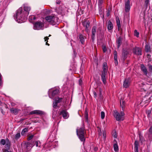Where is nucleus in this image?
Listing matches in <instances>:
<instances>
[{
  "label": "nucleus",
  "mask_w": 152,
  "mask_h": 152,
  "mask_svg": "<svg viewBox=\"0 0 152 152\" xmlns=\"http://www.w3.org/2000/svg\"><path fill=\"white\" fill-rule=\"evenodd\" d=\"M103 135L104 137H105V136L104 133V132H103Z\"/></svg>",
  "instance_id": "obj_56"
},
{
  "label": "nucleus",
  "mask_w": 152,
  "mask_h": 152,
  "mask_svg": "<svg viewBox=\"0 0 152 152\" xmlns=\"http://www.w3.org/2000/svg\"><path fill=\"white\" fill-rule=\"evenodd\" d=\"M1 112H2V113H3V111H2V109H1Z\"/></svg>",
  "instance_id": "obj_60"
},
{
  "label": "nucleus",
  "mask_w": 152,
  "mask_h": 152,
  "mask_svg": "<svg viewBox=\"0 0 152 152\" xmlns=\"http://www.w3.org/2000/svg\"><path fill=\"white\" fill-rule=\"evenodd\" d=\"M139 33L137 32L136 30H135L134 31V35L136 36L137 37H139Z\"/></svg>",
  "instance_id": "obj_38"
},
{
  "label": "nucleus",
  "mask_w": 152,
  "mask_h": 152,
  "mask_svg": "<svg viewBox=\"0 0 152 152\" xmlns=\"http://www.w3.org/2000/svg\"><path fill=\"white\" fill-rule=\"evenodd\" d=\"M107 16H109V11H108L107 12Z\"/></svg>",
  "instance_id": "obj_55"
},
{
  "label": "nucleus",
  "mask_w": 152,
  "mask_h": 152,
  "mask_svg": "<svg viewBox=\"0 0 152 152\" xmlns=\"http://www.w3.org/2000/svg\"><path fill=\"white\" fill-rule=\"evenodd\" d=\"M31 144L29 142H27L25 143L24 146L28 150L31 149Z\"/></svg>",
  "instance_id": "obj_25"
},
{
  "label": "nucleus",
  "mask_w": 152,
  "mask_h": 152,
  "mask_svg": "<svg viewBox=\"0 0 152 152\" xmlns=\"http://www.w3.org/2000/svg\"><path fill=\"white\" fill-rule=\"evenodd\" d=\"M122 39L121 37H119L117 39V43L118 44L117 48H119L121 46V44L122 43Z\"/></svg>",
  "instance_id": "obj_19"
},
{
  "label": "nucleus",
  "mask_w": 152,
  "mask_h": 152,
  "mask_svg": "<svg viewBox=\"0 0 152 152\" xmlns=\"http://www.w3.org/2000/svg\"><path fill=\"white\" fill-rule=\"evenodd\" d=\"M140 140H141V138L140 137Z\"/></svg>",
  "instance_id": "obj_61"
},
{
  "label": "nucleus",
  "mask_w": 152,
  "mask_h": 152,
  "mask_svg": "<svg viewBox=\"0 0 152 152\" xmlns=\"http://www.w3.org/2000/svg\"><path fill=\"white\" fill-rule=\"evenodd\" d=\"M85 119L86 122H88V113L87 111V109H86L85 111Z\"/></svg>",
  "instance_id": "obj_24"
},
{
  "label": "nucleus",
  "mask_w": 152,
  "mask_h": 152,
  "mask_svg": "<svg viewBox=\"0 0 152 152\" xmlns=\"http://www.w3.org/2000/svg\"><path fill=\"white\" fill-rule=\"evenodd\" d=\"M134 150L135 152H138V146H139V142L137 141L136 140L135 141L134 143Z\"/></svg>",
  "instance_id": "obj_16"
},
{
  "label": "nucleus",
  "mask_w": 152,
  "mask_h": 152,
  "mask_svg": "<svg viewBox=\"0 0 152 152\" xmlns=\"http://www.w3.org/2000/svg\"><path fill=\"white\" fill-rule=\"evenodd\" d=\"M99 91L100 92V96L101 97L102 96V90L100 88L99 89Z\"/></svg>",
  "instance_id": "obj_49"
},
{
  "label": "nucleus",
  "mask_w": 152,
  "mask_h": 152,
  "mask_svg": "<svg viewBox=\"0 0 152 152\" xmlns=\"http://www.w3.org/2000/svg\"><path fill=\"white\" fill-rule=\"evenodd\" d=\"M130 84V80L129 79H125L124 82L123 86L124 88H127L128 87Z\"/></svg>",
  "instance_id": "obj_13"
},
{
  "label": "nucleus",
  "mask_w": 152,
  "mask_h": 152,
  "mask_svg": "<svg viewBox=\"0 0 152 152\" xmlns=\"http://www.w3.org/2000/svg\"><path fill=\"white\" fill-rule=\"evenodd\" d=\"M114 59L115 61V63L116 65L118 64V60H117V52L116 50H114Z\"/></svg>",
  "instance_id": "obj_20"
},
{
  "label": "nucleus",
  "mask_w": 152,
  "mask_h": 152,
  "mask_svg": "<svg viewBox=\"0 0 152 152\" xmlns=\"http://www.w3.org/2000/svg\"><path fill=\"white\" fill-rule=\"evenodd\" d=\"M51 36V35L49 34V36H48V37H50Z\"/></svg>",
  "instance_id": "obj_58"
},
{
  "label": "nucleus",
  "mask_w": 152,
  "mask_h": 152,
  "mask_svg": "<svg viewBox=\"0 0 152 152\" xmlns=\"http://www.w3.org/2000/svg\"><path fill=\"white\" fill-rule=\"evenodd\" d=\"M2 104V102H1V101L0 100V105H1Z\"/></svg>",
  "instance_id": "obj_57"
},
{
  "label": "nucleus",
  "mask_w": 152,
  "mask_h": 152,
  "mask_svg": "<svg viewBox=\"0 0 152 152\" xmlns=\"http://www.w3.org/2000/svg\"><path fill=\"white\" fill-rule=\"evenodd\" d=\"M35 145L36 147H40L41 146V142L39 141H37L36 142Z\"/></svg>",
  "instance_id": "obj_33"
},
{
  "label": "nucleus",
  "mask_w": 152,
  "mask_h": 152,
  "mask_svg": "<svg viewBox=\"0 0 152 152\" xmlns=\"http://www.w3.org/2000/svg\"><path fill=\"white\" fill-rule=\"evenodd\" d=\"M20 133H18L15 135L14 138L15 139L17 140L20 138Z\"/></svg>",
  "instance_id": "obj_35"
},
{
  "label": "nucleus",
  "mask_w": 152,
  "mask_h": 152,
  "mask_svg": "<svg viewBox=\"0 0 152 152\" xmlns=\"http://www.w3.org/2000/svg\"><path fill=\"white\" fill-rule=\"evenodd\" d=\"M103 2V0H99L98 5L99 7H100L102 4Z\"/></svg>",
  "instance_id": "obj_42"
},
{
  "label": "nucleus",
  "mask_w": 152,
  "mask_h": 152,
  "mask_svg": "<svg viewBox=\"0 0 152 152\" xmlns=\"http://www.w3.org/2000/svg\"><path fill=\"white\" fill-rule=\"evenodd\" d=\"M2 84V81L1 78V75H0V86H1Z\"/></svg>",
  "instance_id": "obj_46"
},
{
  "label": "nucleus",
  "mask_w": 152,
  "mask_h": 152,
  "mask_svg": "<svg viewBox=\"0 0 152 152\" xmlns=\"http://www.w3.org/2000/svg\"><path fill=\"white\" fill-rule=\"evenodd\" d=\"M103 50L104 52H105L107 51V48L106 47L104 46L103 47Z\"/></svg>",
  "instance_id": "obj_48"
},
{
  "label": "nucleus",
  "mask_w": 152,
  "mask_h": 152,
  "mask_svg": "<svg viewBox=\"0 0 152 152\" xmlns=\"http://www.w3.org/2000/svg\"><path fill=\"white\" fill-rule=\"evenodd\" d=\"M149 0H145V4L147 7L148 4H149Z\"/></svg>",
  "instance_id": "obj_40"
},
{
  "label": "nucleus",
  "mask_w": 152,
  "mask_h": 152,
  "mask_svg": "<svg viewBox=\"0 0 152 152\" xmlns=\"http://www.w3.org/2000/svg\"><path fill=\"white\" fill-rule=\"evenodd\" d=\"M145 50L147 52H150L151 51L150 47L149 45H146L145 47Z\"/></svg>",
  "instance_id": "obj_26"
},
{
  "label": "nucleus",
  "mask_w": 152,
  "mask_h": 152,
  "mask_svg": "<svg viewBox=\"0 0 152 152\" xmlns=\"http://www.w3.org/2000/svg\"><path fill=\"white\" fill-rule=\"evenodd\" d=\"M116 23L118 27V30H120L121 28V24L119 18H117L116 19Z\"/></svg>",
  "instance_id": "obj_21"
},
{
  "label": "nucleus",
  "mask_w": 152,
  "mask_h": 152,
  "mask_svg": "<svg viewBox=\"0 0 152 152\" xmlns=\"http://www.w3.org/2000/svg\"><path fill=\"white\" fill-rule=\"evenodd\" d=\"M44 39L45 40V41H46L49 39V38H48V37H45Z\"/></svg>",
  "instance_id": "obj_51"
},
{
  "label": "nucleus",
  "mask_w": 152,
  "mask_h": 152,
  "mask_svg": "<svg viewBox=\"0 0 152 152\" xmlns=\"http://www.w3.org/2000/svg\"><path fill=\"white\" fill-rule=\"evenodd\" d=\"M56 10L58 14H60L62 12V9H59V10L56 9Z\"/></svg>",
  "instance_id": "obj_45"
},
{
  "label": "nucleus",
  "mask_w": 152,
  "mask_h": 152,
  "mask_svg": "<svg viewBox=\"0 0 152 152\" xmlns=\"http://www.w3.org/2000/svg\"><path fill=\"white\" fill-rule=\"evenodd\" d=\"M79 38L81 43L83 44L84 43L85 41V39L84 37L82 35H80Z\"/></svg>",
  "instance_id": "obj_28"
},
{
  "label": "nucleus",
  "mask_w": 152,
  "mask_h": 152,
  "mask_svg": "<svg viewBox=\"0 0 152 152\" xmlns=\"http://www.w3.org/2000/svg\"><path fill=\"white\" fill-rule=\"evenodd\" d=\"M133 52L136 55L140 56L142 54V49L141 48L136 47L133 49Z\"/></svg>",
  "instance_id": "obj_7"
},
{
  "label": "nucleus",
  "mask_w": 152,
  "mask_h": 152,
  "mask_svg": "<svg viewBox=\"0 0 152 152\" xmlns=\"http://www.w3.org/2000/svg\"><path fill=\"white\" fill-rule=\"evenodd\" d=\"M124 113L122 112L119 113L116 110L114 111V115L117 121L123 120L124 119Z\"/></svg>",
  "instance_id": "obj_4"
},
{
  "label": "nucleus",
  "mask_w": 152,
  "mask_h": 152,
  "mask_svg": "<svg viewBox=\"0 0 152 152\" xmlns=\"http://www.w3.org/2000/svg\"><path fill=\"white\" fill-rule=\"evenodd\" d=\"M97 129H98L97 132H98V134H99V136L101 135H102V132H101V129L98 127H97Z\"/></svg>",
  "instance_id": "obj_39"
},
{
  "label": "nucleus",
  "mask_w": 152,
  "mask_h": 152,
  "mask_svg": "<svg viewBox=\"0 0 152 152\" xmlns=\"http://www.w3.org/2000/svg\"><path fill=\"white\" fill-rule=\"evenodd\" d=\"M36 18L34 15H31L29 17V19L30 22L33 23L32 20H36Z\"/></svg>",
  "instance_id": "obj_30"
},
{
  "label": "nucleus",
  "mask_w": 152,
  "mask_h": 152,
  "mask_svg": "<svg viewBox=\"0 0 152 152\" xmlns=\"http://www.w3.org/2000/svg\"><path fill=\"white\" fill-rule=\"evenodd\" d=\"M101 79L104 83V84H106V79L107 77H104L103 75H101Z\"/></svg>",
  "instance_id": "obj_27"
},
{
  "label": "nucleus",
  "mask_w": 152,
  "mask_h": 152,
  "mask_svg": "<svg viewBox=\"0 0 152 152\" xmlns=\"http://www.w3.org/2000/svg\"><path fill=\"white\" fill-rule=\"evenodd\" d=\"M43 114L42 112L39 110H35L31 112L29 114H37V115H41Z\"/></svg>",
  "instance_id": "obj_14"
},
{
  "label": "nucleus",
  "mask_w": 152,
  "mask_h": 152,
  "mask_svg": "<svg viewBox=\"0 0 152 152\" xmlns=\"http://www.w3.org/2000/svg\"><path fill=\"white\" fill-rule=\"evenodd\" d=\"M46 45H48V46H49V44L48 43V41H47L46 42Z\"/></svg>",
  "instance_id": "obj_54"
},
{
  "label": "nucleus",
  "mask_w": 152,
  "mask_h": 152,
  "mask_svg": "<svg viewBox=\"0 0 152 152\" xmlns=\"http://www.w3.org/2000/svg\"><path fill=\"white\" fill-rule=\"evenodd\" d=\"M31 8L27 5H24V9L22 7L20 8L16 12V15L14 18L17 22L22 23L26 20Z\"/></svg>",
  "instance_id": "obj_1"
},
{
  "label": "nucleus",
  "mask_w": 152,
  "mask_h": 152,
  "mask_svg": "<svg viewBox=\"0 0 152 152\" xmlns=\"http://www.w3.org/2000/svg\"><path fill=\"white\" fill-rule=\"evenodd\" d=\"M10 111L11 113L15 114H17L18 112V110L17 109L14 108H11L10 109Z\"/></svg>",
  "instance_id": "obj_22"
},
{
  "label": "nucleus",
  "mask_w": 152,
  "mask_h": 152,
  "mask_svg": "<svg viewBox=\"0 0 152 152\" xmlns=\"http://www.w3.org/2000/svg\"><path fill=\"white\" fill-rule=\"evenodd\" d=\"M101 118L102 119H103L104 118L105 116V114L104 112H102L101 113Z\"/></svg>",
  "instance_id": "obj_41"
},
{
  "label": "nucleus",
  "mask_w": 152,
  "mask_h": 152,
  "mask_svg": "<svg viewBox=\"0 0 152 152\" xmlns=\"http://www.w3.org/2000/svg\"><path fill=\"white\" fill-rule=\"evenodd\" d=\"M113 136L115 138H116L117 137V136L116 134H114L113 135Z\"/></svg>",
  "instance_id": "obj_53"
},
{
  "label": "nucleus",
  "mask_w": 152,
  "mask_h": 152,
  "mask_svg": "<svg viewBox=\"0 0 152 152\" xmlns=\"http://www.w3.org/2000/svg\"><path fill=\"white\" fill-rule=\"evenodd\" d=\"M130 9V2L129 0H128L125 4V10L126 12L129 11Z\"/></svg>",
  "instance_id": "obj_10"
},
{
  "label": "nucleus",
  "mask_w": 152,
  "mask_h": 152,
  "mask_svg": "<svg viewBox=\"0 0 152 152\" xmlns=\"http://www.w3.org/2000/svg\"><path fill=\"white\" fill-rule=\"evenodd\" d=\"M102 66L103 70L102 72H107L108 68L106 63L105 62L104 63Z\"/></svg>",
  "instance_id": "obj_15"
},
{
  "label": "nucleus",
  "mask_w": 152,
  "mask_h": 152,
  "mask_svg": "<svg viewBox=\"0 0 152 152\" xmlns=\"http://www.w3.org/2000/svg\"><path fill=\"white\" fill-rule=\"evenodd\" d=\"M113 147L114 150L116 152L118 151V147L117 143L114 144Z\"/></svg>",
  "instance_id": "obj_29"
},
{
  "label": "nucleus",
  "mask_w": 152,
  "mask_h": 152,
  "mask_svg": "<svg viewBox=\"0 0 152 152\" xmlns=\"http://www.w3.org/2000/svg\"><path fill=\"white\" fill-rule=\"evenodd\" d=\"M90 22L88 20H85L83 22V25L85 27V31L88 32L90 30L89 28Z\"/></svg>",
  "instance_id": "obj_8"
},
{
  "label": "nucleus",
  "mask_w": 152,
  "mask_h": 152,
  "mask_svg": "<svg viewBox=\"0 0 152 152\" xmlns=\"http://www.w3.org/2000/svg\"><path fill=\"white\" fill-rule=\"evenodd\" d=\"M59 90L58 89H56L53 90L52 93V96L53 97L56 95L57 94Z\"/></svg>",
  "instance_id": "obj_23"
},
{
  "label": "nucleus",
  "mask_w": 152,
  "mask_h": 152,
  "mask_svg": "<svg viewBox=\"0 0 152 152\" xmlns=\"http://www.w3.org/2000/svg\"><path fill=\"white\" fill-rule=\"evenodd\" d=\"M148 70L150 73H152V66L151 64H149L148 65Z\"/></svg>",
  "instance_id": "obj_36"
},
{
  "label": "nucleus",
  "mask_w": 152,
  "mask_h": 152,
  "mask_svg": "<svg viewBox=\"0 0 152 152\" xmlns=\"http://www.w3.org/2000/svg\"><path fill=\"white\" fill-rule=\"evenodd\" d=\"M96 27L95 26L93 27L92 29V39L94 40L95 33L96 31Z\"/></svg>",
  "instance_id": "obj_18"
},
{
  "label": "nucleus",
  "mask_w": 152,
  "mask_h": 152,
  "mask_svg": "<svg viewBox=\"0 0 152 152\" xmlns=\"http://www.w3.org/2000/svg\"><path fill=\"white\" fill-rule=\"evenodd\" d=\"M140 69L141 71L143 72L144 74L147 76L148 74V70L146 67L143 64L140 65Z\"/></svg>",
  "instance_id": "obj_9"
},
{
  "label": "nucleus",
  "mask_w": 152,
  "mask_h": 152,
  "mask_svg": "<svg viewBox=\"0 0 152 152\" xmlns=\"http://www.w3.org/2000/svg\"><path fill=\"white\" fill-rule=\"evenodd\" d=\"M102 75H103L104 77H107V72H102Z\"/></svg>",
  "instance_id": "obj_43"
},
{
  "label": "nucleus",
  "mask_w": 152,
  "mask_h": 152,
  "mask_svg": "<svg viewBox=\"0 0 152 152\" xmlns=\"http://www.w3.org/2000/svg\"><path fill=\"white\" fill-rule=\"evenodd\" d=\"M34 135H30L28 138V140H31L33 137Z\"/></svg>",
  "instance_id": "obj_47"
},
{
  "label": "nucleus",
  "mask_w": 152,
  "mask_h": 152,
  "mask_svg": "<svg viewBox=\"0 0 152 152\" xmlns=\"http://www.w3.org/2000/svg\"><path fill=\"white\" fill-rule=\"evenodd\" d=\"M0 143L1 145H5V148L7 149H10V145L8 139H6V140L4 139H1L0 141Z\"/></svg>",
  "instance_id": "obj_5"
},
{
  "label": "nucleus",
  "mask_w": 152,
  "mask_h": 152,
  "mask_svg": "<svg viewBox=\"0 0 152 152\" xmlns=\"http://www.w3.org/2000/svg\"><path fill=\"white\" fill-rule=\"evenodd\" d=\"M113 26L112 23L110 20H109L107 22V28L108 30H111L113 28Z\"/></svg>",
  "instance_id": "obj_17"
},
{
  "label": "nucleus",
  "mask_w": 152,
  "mask_h": 152,
  "mask_svg": "<svg viewBox=\"0 0 152 152\" xmlns=\"http://www.w3.org/2000/svg\"><path fill=\"white\" fill-rule=\"evenodd\" d=\"M120 104L121 106L122 107V109L123 110H124V106H125V104H124V102L123 101V100H120Z\"/></svg>",
  "instance_id": "obj_32"
},
{
  "label": "nucleus",
  "mask_w": 152,
  "mask_h": 152,
  "mask_svg": "<svg viewBox=\"0 0 152 152\" xmlns=\"http://www.w3.org/2000/svg\"><path fill=\"white\" fill-rule=\"evenodd\" d=\"M62 99V98H56L53 102V107L54 108H56L57 106V104L60 103Z\"/></svg>",
  "instance_id": "obj_12"
},
{
  "label": "nucleus",
  "mask_w": 152,
  "mask_h": 152,
  "mask_svg": "<svg viewBox=\"0 0 152 152\" xmlns=\"http://www.w3.org/2000/svg\"><path fill=\"white\" fill-rule=\"evenodd\" d=\"M93 94L94 95V97L96 98V95H97L96 94L95 91L93 92Z\"/></svg>",
  "instance_id": "obj_52"
},
{
  "label": "nucleus",
  "mask_w": 152,
  "mask_h": 152,
  "mask_svg": "<svg viewBox=\"0 0 152 152\" xmlns=\"http://www.w3.org/2000/svg\"><path fill=\"white\" fill-rule=\"evenodd\" d=\"M45 18L48 22L53 25H55L58 22V18L53 15L48 16Z\"/></svg>",
  "instance_id": "obj_3"
},
{
  "label": "nucleus",
  "mask_w": 152,
  "mask_h": 152,
  "mask_svg": "<svg viewBox=\"0 0 152 152\" xmlns=\"http://www.w3.org/2000/svg\"><path fill=\"white\" fill-rule=\"evenodd\" d=\"M149 133H148V136L149 137H151L152 138V126H151L149 129Z\"/></svg>",
  "instance_id": "obj_31"
},
{
  "label": "nucleus",
  "mask_w": 152,
  "mask_h": 152,
  "mask_svg": "<svg viewBox=\"0 0 152 152\" xmlns=\"http://www.w3.org/2000/svg\"><path fill=\"white\" fill-rule=\"evenodd\" d=\"M1 112H2V113H3V111H2V109H1Z\"/></svg>",
  "instance_id": "obj_59"
},
{
  "label": "nucleus",
  "mask_w": 152,
  "mask_h": 152,
  "mask_svg": "<svg viewBox=\"0 0 152 152\" xmlns=\"http://www.w3.org/2000/svg\"><path fill=\"white\" fill-rule=\"evenodd\" d=\"M28 129L27 128L24 129L22 131L21 134L22 135H23L26 132L28 131Z\"/></svg>",
  "instance_id": "obj_37"
},
{
  "label": "nucleus",
  "mask_w": 152,
  "mask_h": 152,
  "mask_svg": "<svg viewBox=\"0 0 152 152\" xmlns=\"http://www.w3.org/2000/svg\"><path fill=\"white\" fill-rule=\"evenodd\" d=\"M9 150V149H7L5 148L2 149V151L3 152H12L11 151H8V150Z\"/></svg>",
  "instance_id": "obj_44"
},
{
  "label": "nucleus",
  "mask_w": 152,
  "mask_h": 152,
  "mask_svg": "<svg viewBox=\"0 0 152 152\" xmlns=\"http://www.w3.org/2000/svg\"><path fill=\"white\" fill-rule=\"evenodd\" d=\"M77 134L81 141L84 142L85 140V134L86 132L83 126L79 129L77 130Z\"/></svg>",
  "instance_id": "obj_2"
},
{
  "label": "nucleus",
  "mask_w": 152,
  "mask_h": 152,
  "mask_svg": "<svg viewBox=\"0 0 152 152\" xmlns=\"http://www.w3.org/2000/svg\"><path fill=\"white\" fill-rule=\"evenodd\" d=\"M44 26V24L41 22H37L34 24V30H39L42 29Z\"/></svg>",
  "instance_id": "obj_6"
},
{
  "label": "nucleus",
  "mask_w": 152,
  "mask_h": 152,
  "mask_svg": "<svg viewBox=\"0 0 152 152\" xmlns=\"http://www.w3.org/2000/svg\"><path fill=\"white\" fill-rule=\"evenodd\" d=\"M61 1L60 0H57L56 1V3L57 4H60Z\"/></svg>",
  "instance_id": "obj_50"
},
{
  "label": "nucleus",
  "mask_w": 152,
  "mask_h": 152,
  "mask_svg": "<svg viewBox=\"0 0 152 152\" xmlns=\"http://www.w3.org/2000/svg\"><path fill=\"white\" fill-rule=\"evenodd\" d=\"M59 114L62 115L63 118L65 119H67L69 116L68 113L66 111L64 110L61 111Z\"/></svg>",
  "instance_id": "obj_11"
},
{
  "label": "nucleus",
  "mask_w": 152,
  "mask_h": 152,
  "mask_svg": "<svg viewBox=\"0 0 152 152\" xmlns=\"http://www.w3.org/2000/svg\"><path fill=\"white\" fill-rule=\"evenodd\" d=\"M127 53L128 52L126 50H123L122 54L124 58L126 57V56L127 55Z\"/></svg>",
  "instance_id": "obj_34"
}]
</instances>
